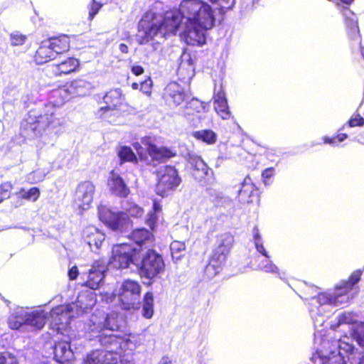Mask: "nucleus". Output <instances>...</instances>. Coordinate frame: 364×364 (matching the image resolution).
I'll list each match as a JSON object with an SVG mask.
<instances>
[{
  "label": "nucleus",
  "mask_w": 364,
  "mask_h": 364,
  "mask_svg": "<svg viewBox=\"0 0 364 364\" xmlns=\"http://www.w3.org/2000/svg\"><path fill=\"white\" fill-rule=\"evenodd\" d=\"M161 5V2H156L139 21V43L145 44L154 38L162 39L175 35L179 28L183 29L188 44L202 46L205 43V31L213 28L215 21L208 4L201 0H183L179 9L168 11L164 14L154 10Z\"/></svg>",
  "instance_id": "obj_1"
},
{
  "label": "nucleus",
  "mask_w": 364,
  "mask_h": 364,
  "mask_svg": "<svg viewBox=\"0 0 364 364\" xmlns=\"http://www.w3.org/2000/svg\"><path fill=\"white\" fill-rule=\"evenodd\" d=\"M360 273L355 272L347 282H343L336 287L333 295L327 293L319 294L310 299V314L314 320L315 326H322L324 318L321 316L326 306H338L349 301V291L360 280Z\"/></svg>",
  "instance_id": "obj_2"
},
{
  "label": "nucleus",
  "mask_w": 364,
  "mask_h": 364,
  "mask_svg": "<svg viewBox=\"0 0 364 364\" xmlns=\"http://www.w3.org/2000/svg\"><path fill=\"white\" fill-rule=\"evenodd\" d=\"M95 304L92 293L81 294L77 297L75 303L62 305L53 308L50 314L51 322L57 326L58 329H63L70 323L71 318L75 316L73 313L75 309L76 315L91 309Z\"/></svg>",
  "instance_id": "obj_3"
},
{
  "label": "nucleus",
  "mask_w": 364,
  "mask_h": 364,
  "mask_svg": "<svg viewBox=\"0 0 364 364\" xmlns=\"http://www.w3.org/2000/svg\"><path fill=\"white\" fill-rule=\"evenodd\" d=\"M336 343L338 348L337 354L334 351L328 353L317 352L321 364H346V359L352 364L364 363V350L356 348L349 337L345 336Z\"/></svg>",
  "instance_id": "obj_4"
},
{
  "label": "nucleus",
  "mask_w": 364,
  "mask_h": 364,
  "mask_svg": "<svg viewBox=\"0 0 364 364\" xmlns=\"http://www.w3.org/2000/svg\"><path fill=\"white\" fill-rule=\"evenodd\" d=\"M233 242V236L230 233L225 232L218 236L216 247L214 249L209 264L205 269V272L208 277H213L219 273L225 263Z\"/></svg>",
  "instance_id": "obj_5"
},
{
  "label": "nucleus",
  "mask_w": 364,
  "mask_h": 364,
  "mask_svg": "<svg viewBox=\"0 0 364 364\" xmlns=\"http://www.w3.org/2000/svg\"><path fill=\"white\" fill-rule=\"evenodd\" d=\"M56 110L54 106L48 105L43 114L38 116L30 114L26 123L23 125L28 135L30 136H39L47 128L60 125V121L56 116Z\"/></svg>",
  "instance_id": "obj_6"
},
{
  "label": "nucleus",
  "mask_w": 364,
  "mask_h": 364,
  "mask_svg": "<svg viewBox=\"0 0 364 364\" xmlns=\"http://www.w3.org/2000/svg\"><path fill=\"white\" fill-rule=\"evenodd\" d=\"M56 110L54 106L48 105L43 114L38 116L30 114L26 123L23 125L28 135L30 136H39L47 128L60 125V121L56 116Z\"/></svg>",
  "instance_id": "obj_7"
},
{
  "label": "nucleus",
  "mask_w": 364,
  "mask_h": 364,
  "mask_svg": "<svg viewBox=\"0 0 364 364\" xmlns=\"http://www.w3.org/2000/svg\"><path fill=\"white\" fill-rule=\"evenodd\" d=\"M46 320V313L43 310L28 311L23 308L16 309L8 319L11 329H19L22 326H29L36 329H41Z\"/></svg>",
  "instance_id": "obj_8"
},
{
  "label": "nucleus",
  "mask_w": 364,
  "mask_h": 364,
  "mask_svg": "<svg viewBox=\"0 0 364 364\" xmlns=\"http://www.w3.org/2000/svg\"><path fill=\"white\" fill-rule=\"evenodd\" d=\"M138 252L135 261L141 277L152 279L164 270L165 264L163 258L156 251L148 250L141 252L138 250Z\"/></svg>",
  "instance_id": "obj_9"
},
{
  "label": "nucleus",
  "mask_w": 364,
  "mask_h": 364,
  "mask_svg": "<svg viewBox=\"0 0 364 364\" xmlns=\"http://www.w3.org/2000/svg\"><path fill=\"white\" fill-rule=\"evenodd\" d=\"M141 287L140 285L132 280H126L122 284L117 293L106 298L107 302H112L113 298L117 296L122 308L124 309H136L139 307Z\"/></svg>",
  "instance_id": "obj_10"
},
{
  "label": "nucleus",
  "mask_w": 364,
  "mask_h": 364,
  "mask_svg": "<svg viewBox=\"0 0 364 364\" xmlns=\"http://www.w3.org/2000/svg\"><path fill=\"white\" fill-rule=\"evenodd\" d=\"M99 341L102 346L109 348L113 353H119V361L120 360L121 353L122 350H135L140 344V340L137 336H129L127 338H122L116 335L110 334L103 336L102 334L99 335Z\"/></svg>",
  "instance_id": "obj_11"
},
{
  "label": "nucleus",
  "mask_w": 364,
  "mask_h": 364,
  "mask_svg": "<svg viewBox=\"0 0 364 364\" xmlns=\"http://www.w3.org/2000/svg\"><path fill=\"white\" fill-rule=\"evenodd\" d=\"M137 255L136 247H132L128 243L116 245L112 248V255L109 259V265L116 269H124L130 263L136 265Z\"/></svg>",
  "instance_id": "obj_12"
},
{
  "label": "nucleus",
  "mask_w": 364,
  "mask_h": 364,
  "mask_svg": "<svg viewBox=\"0 0 364 364\" xmlns=\"http://www.w3.org/2000/svg\"><path fill=\"white\" fill-rule=\"evenodd\" d=\"M158 183L156 187L157 194L165 196L174 190L181 183V178L175 167L164 166L157 172Z\"/></svg>",
  "instance_id": "obj_13"
},
{
  "label": "nucleus",
  "mask_w": 364,
  "mask_h": 364,
  "mask_svg": "<svg viewBox=\"0 0 364 364\" xmlns=\"http://www.w3.org/2000/svg\"><path fill=\"white\" fill-rule=\"evenodd\" d=\"M122 321V316L116 312L107 315L103 313H99V315L95 314L91 317L89 329L94 333H100L105 330L117 331Z\"/></svg>",
  "instance_id": "obj_14"
},
{
  "label": "nucleus",
  "mask_w": 364,
  "mask_h": 364,
  "mask_svg": "<svg viewBox=\"0 0 364 364\" xmlns=\"http://www.w3.org/2000/svg\"><path fill=\"white\" fill-rule=\"evenodd\" d=\"M98 215L100 220L113 230L122 231L129 225V217L124 211L115 213L105 206H100Z\"/></svg>",
  "instance_id": "obj_15"
},
{
  "label": "nucleus",
  "mask_w": 364,
  "mask_h": 364,
  "mask_svg": "<svg viewBox=\"0 0 364 364\" xmlns=\"http://www.w3.org/2000/svg\"><path fill=\"white\" fill-rule=\"evenodd\" d=\"M343 324L352 325L350 328L351 335L359 346H364V322L356 323L355 314L352 312H344L338 316L337 323L331 324V328L336 330Z\"/></svg>",
  "instance_id": "obj_16"
},
{
  "label": "nucleus",
  "mask_w": 364,
  "mask_h": 364,
  "mask_svg": "<svg viewBox=\"0 0 364 364\" xmlns=\"http://www.w3.org/2000/svg\"><path fill=\"white\" fill-rule=\"evenodd\" d=\"M106 269L107 266L105 262L100 261L95 262L88 272H82L80 274V278L83 280L82 284L92 289L99 288L103 282Z\"/></svg>",
  "instance_id": "obj_17"
},
{
  "label": "nucleus",
  "mask_w": 364,
  "mask_h": 364,
  "mask_svg": "<svg viewBox=\"0 0 364 364\" xmlns=\"http://www.w3.org/2000/svg\"><path fill=\"white\" fill-rule=\"evenodd\" d=\"M95 187L90 181L80 183L75 191L74 203L80 209L87 210L93 200Z\"/></svg>",
  "instance_id": "obj_18"
},
{
  "label": "nucleus",
  "mask_w": 364,
  "mask_h": 364,
  "mask_svg": "<svg viewBox=\"0 0 364 364\" xmlns=\"http://www.w3.org/2000/svg\"><path fill=\"white\" fill-rule=\"evenodd\" d=\"M84 364H123L119 361V353L107 350H97L87 355Z\"/></svg>",
  "instance_id": "obj_19"
},
{
  "label": "nucleus",
  "mask_w": 364,
  "mask_h": 364,
  "mask_svg": "<svg viewBox=\"0 0 364 364\" xmlns=\"http://www.w3.org/2000/svg\"><path fill=\"white\" fill-rule=\"evenodd\" d=\"M107 188L112 194L120 198H126L130 193V190L124 179L114 171L109 173Z\"/></svg>",
  "instance_id": "obj_20"
},
{
  "label": "nucleus",
  "mask_w": 364,
  "mask_h": 364,
  "mask_svg": "<svg viewBox=\"0 0 364 364\" xmlns=\"http://www.w3.org/2000/svg\"><path fill=\"white\" fill-rule=\"evenodd\" d=\"M54 356L55 360L61 364H71L75 356L70 348V342L68 341L57 342L54 348Z\"/></svg>",
  "instance_id": "obj_21"
},
{
  "label": "nucleus",
  "mask_w": 364,
  "mask_h": 364,
  "mask_svg": "<svg viewBox=\"0 0 364 364\" xmlns=\"http://www.w3.org/2000/svg\"><path fill=\"white\" fill-rule=\"evenodd\" d=\"M124 98L120 89L109 90L104 97V101L107 106L102 107L97 112L100 117L104 116L105 112L115 109L123 102Z\"/></svg>",
  "instance_id": "obj_22"
},
{
  "label": "nucleus",
  "mask_w": 364,
  "mask_h": 364,
  "mask_svg": "<svg viewBox=\"0 0 364 364\" xmlns=\"http://www.w3.org/2000/svg\"><path fill=\"white\" fill-rule=\"evenodd\" d=\"M83 237L92 252L98 250L105 239V234L94 226L87 227Z\"/></svg>",
  "instance_id": "obj_23"
},
{
  "label": "nucleus",
  "mask_w": 364,
  "mask_h": 364,
  "mask_svg": "<svg viewBox=\"0 0 364 364\" xmlns=\"http://www.w3.org/2000/svg\"><path fill=\"white\" fill-rule=\"evenodd\" d=\"M142 144L146 146L147 152L155 160H164L171 158L174 154L173 152L164 147H157L152 143L150 137L142 139Z\"/></svg>",
  "instance_id": "obj_24"
},
{
  "label": "nucleus",
  "mask_w": 364,
  "mask_h": 364,
  "mask_svg": "<svg viewBox=\"0 0 364 364\" xmlns=\"http://www.w3.org/2000/svg\"><path fill=\"white\" fill-rule=\"evenodd\" d=\"M90 89L91 84L89 82L83 79H77L64 87L60 88L57 92L60 95L68 92L73 95H85Z\"/></svg>",
  "instance_id": "obj_25"
},
{
  "label": "nucleus",
  "mask_w": 364,
  "mask_h": 364,
  "mask_svg": "<svg viewBox=\"0 0 364 364\" xmlns=\"http://www.w3.org/2000/svg\"><path fill=\"white\" fill-rule=\"evenodd\" d=\"M130 238L136 245L140 247L139 250H140L141 252H143V246H144V248L151 246L154 240L153 235L145 228H139L133 230Z\"/></svg>",
  "instance_id": "obj_26"
},
{
  "label": "nucleus",
  "mask_w": 364,
  "mask_h": 364,
  "mask_svg": "<svg viewBox=\"0 0 364 364\" xmlns=\"http://www.w3.org/2000/svg\"><path fill=\"white\" fill-rule=\"evenodd\" d=\"M79 66V61L75 58H68L59 64L51 65L52 72L55 75H67L76 70Z\"/></svg>",
  "instance_id": "obj_27"
},
{
  "label": "nucleus",
  "mask_w": 364,
  "mask_h": 364,
  "mask_svg": "<svg viewBox=\"0 0 364 364\" xmlns=\"http://www.w3.org/2000/svg\"><path fill=\"white\" fill-rule=\"evenodd\" d=\"M214 109L223 119H228L230 117L227 99L222 90L214 95Z\"/></svg>",
  "instance_id": "obj_28"
},
{
  "label": "nucleus",
  "mask_w": 364,
  "mask_h": 364,
  "mask_svg": "<svg viewBox=\"0 0 364 364\" xmlns=\"http://www.w3.org/2000/svg\"><path fill=\"white\" fill-rule=\"evenodd\" d=\"M55 55L66 52L70 48V39L67 36L52 38L47 41Z\"/></svg>",
  "instance_id": "obj_29"
},
{
  "label": "nucleus",
  "mask_w": 364,
  "mask_h": 364,
  "mask_svg": "<svg viewBox=\"0 0 364 364\" xmlns=\"http://www.w3.org/2000/svg\"><path fill=\"white\" fill-rule=\"evenodd\" d=\"M55 53L48 45L47 41H44L36 50L35 60L38 64L46 63L55 58Z\"/></svg>",
  "instance_id": "obj_30"
},
{
  "label": "nucleus",
  "mask_w": 364,
  "mask_h": 364,
  "mask_svg": "<svg viewBox=\"0 0 364 364\" xmlns=\"http://www.w3.org/2000/svg\"><path fill=\"white\" fill-rule=\"evenodd\" d=\"M255 191V186L251 179L245 178L242 183L241 189L238 192V196L241 203H246L252 201L251 198Z\"/></svg>",
  "instance_id": "obj_31"
},
{
  "label": "nucleus",
  "mask_w": 364,
  "mask_h": 364,
  "mask_svg": "<svg viewBox=\"0 0 364 364\" xmlns=\"http://www.w3.org/2000/svg\"><path fill=\"white\" fill-rule=\"evenodd\" d=\"M190 163L194 167L193 174L196 179L202 180L207 176L208 167L200 157L196 156L191 158Z\"/></svg>",
  "instance_id": "obj_32"
},
{
  "label": "nucleus",
  "mask_w": 364,
  "mask_h": 364,
  "mask_svg": "<svg viewBox=\"0 0 364 364\" xmlns=\"http://www.w3.org/2000/svg\"><path fill=\"white\" fill-rule=\"evenodd\" d=\"M192 136L198 141L207 144H214L217 141V134L210 129H202L192 133Z\"/></svg>",
  "instance_id": "obj_33"
},
{
  "label": "nucleus",
  "mask_w": 364,
  "mask_h": 364,
  "mask_svg": "<svg viewBox=\"0 0 364 364\" xmlns=\"http://www.w3.org/2000/svg\"><path fill=\"white\" fill-rule=\"evenodd\" d=\"M16 194L20 198L35 202L38 199L41 192L38 188L33 187L28 190L21 188Z\"/></svg>",
  "instance_id": "obj_34"
},
{
  "label": "nucleus",
  "mask_w": 364,
  "mask_h": 364,
  "mask_svg": "<svg viewBox=\"0 0 364 364\" xmlns=\"http://www.w3.org/2000/svg\"><path fill=\"white\" fill-rule=\"evenodd\" d=\"M142 314L146 318H150L154 314V298L151 293L145 294L142 308Z\"/></svg>",
  "instance_id": "obj_35"
},
{
  "label": "nucleus",
  "mask_w": 364,
  "mask_h": 364,
  "mask_svg": "<svg viewBox=\"0 0 364 364\" xmlns=\"http://www.w3.org/2000/svg\"><path fill=\"white\" fill-rule=\"evenodd\" d=\"M343 16L346 18V23L350 28L353 35H358L359 31L358 21L355 14L348 9L343 10Z\"/></svg>",
  "instance_id": "obj_36"
},
{
  "label": "nucleus",
  "mask_w": 364,
  "mask_h": 364,
  "mask_svg": "<svg viewBox=\"0 0 364 364\" xmlns=\"http://www.w3.org/2000/svg\"><path fill=\"white\" fill-rule=\"evenodd\" d=\"M122 208L131 216L135 218H139L144 213V210L129 200H124L122 202Z\"/></svg>",
  "instance_id": "obj_37"
},
{
  "label": "nucleus",
  "mask_w": 364,
  "mask_h": 364,
  "mask_svg": "<svg viewBox=\"0 0 364 364\" xmlns=\"http://www.w3.org/2000/svg\"><path fill=\"white\" fill-rule=\"evenodd\" d=\"M117 154L122 161L136 162V155L129 146H121Z\"/></svg>",
  "instance_id": "obj_38"
},
{
  "label": "nucleus",
  "mask_w": 364,
  "mask_h": 364,
  "mask_svg": "<svg viewBox=\"0 0 364 364\" xmlns=\"http://www.w3.org/2000/svg\"><path fill=\"white\" fill-rule=\"evenodd\" d=\"M186 245L181 241H173L170 245V250L173 259L178 260L181 258L185 251Z\"/></svg>",
  "instance_id": "obj_39"
},
{
  "label": "nucleus",
  "mask_w": 364,
  "mask_h": 364,
  "mask_svg": "<svg viewBox=\"0 0 364 364\" xmlns=\"http://www.w3.org/2000/svg\"><path fill=\"white\" fill-rule=\"evenodd\" d=\"M183 93H185L183 89L175 82L169 83L165 89L166 97Z\"/></svg>",
  "instance_id": "obj_40"
},
{
  "label": "nucleus",
  "mask_w": 364,
  "mask_h": 364,
  "mask_svg": "<svg viewBox=\"0 0 364 364\" xmlns=\"http://www.w3.org/2000/svg\"><path fill=\"white\" fill-rule=\"evenodd\" d=\"M12 189V184L5 182L0 185V203L10 197V192Z\"/></svg>",
  "instance_id": "obj_41"
},
{
  "label": "nucleus",
  "mask_w": 364,
  "mask_h": 364,
  "mask_svg": "<svg viewBox=\"0 0 364 364\" xmlns=\"http://www.w3.org/2000/svg\"><path fill=\"white\" fill-rule=\"evenodd\" d=\"M11 38V43L14 46H21L23 45L26 39V36L18 33L14 32L10 36Z\"/></svg>",
  "instance_id": "obj_42"
},
{
  "label": "nucleus",
  "mask_w": 364,
  "mask_h": 364,
  "mask_svg": "<svg viewBox=\"0 0 364 364\" xmlns=\"http://www.w3.org/2000/svg\"><path fill=\"white\" fill-rule=\"evenodd\" d=\"M44 177L45 174L42 171L36 170L27 175V180L31 183H36L43 181Z\"/></svg>",
  "instance_id": "obj_43"
},
{
  "label": "nucleus",
  "mask_w": 364,
  "mask_h": 364,
  "mask_svg": "<svg viewBox=\"0 0 364 364\" xmlns=\"http://www.w3.org/2000/svg\"><path fill=\"white\" fill-rule=\"evenodd\" d=\"M0 364H17V360L11 353L4 352L0 355Z\"/></svg>",
  "instance_id": "obj_44"
},
{
  "label": "nucleus",
  "mask_w": 364,
  "mask_h": 364,
  "mask_svg": "<svg viewBox=\"0 0 364 364\" xmlns=\"http://www.w3.org/2000/svg\"><path fill=\"white\" fill-rule=\"evenodd\" d=\"M212 2L217 3L220 6V9L225 12L232 9L234 5V0H210Z\"/></svg>",
  "instance_id": "obj_45"
},
{
  "label": "nucleus",
  "mask_w": 364,
  "mask_h": 364,
  "mask_svg": "<svg viewBox=\"0 0 364 364\" xmlns=\"http://www.w3.org/2000/svg\"><path fill=\"white\" fill-rule=\"evenodd\" d=\"M152 81L150 77H148L144 81L140 83L141 91L147 95H150L151 93Z\"/></svg>",
  "instance_id": "obj_46"
},
{
  "label": "nucleus",
  "mask_w": 364,
  "mask_h": 364,
  "mask_svg": "<svg viewBox=\"0 0 364 364\" xmlns=\"http://www.w3.org/2000/svg\"><path fill=\"white\" fill-rule=\"evenodd\" d=\"M259 267L267 272H276L277 270V267L269 260L268 258H267L264 262L261 263Z\"/></svg>",
  "instance_id": "obj_47"
},
{
  "label": "nucleus",
  "mask_w": 364,
  "mask_h": 364,
  "mask_svg": "<svg viewBox=\"0 0 364 364\" xmlns=\"http://www.w3.org/2000/svg\"><path fill=\"white\" fill-rule=\"evenodd\" d=\"M102 6V4L97 2L95 0H92L89 11V18L90 20H92L94 18V16L98 13Z\"/></svg>",
  "instance_id": "obj_48"
},
{
  "label": "nucleus",
  "mask_w": 364,
  "mask_h": 364,
  "mask_svg": "<svg viewBox=\"0 0 364 364\" xmlns=\"http://www.w3.org/2000/svg\"><path fill=\"white\" fill-rule=\"evenodd\" d=\"M185 93L177 94L176 95H171L166 97L167 100L172 102L176 105H181L185 100Z\"/></svg>",
  "instance_id": "obj_49"
},
{
  "label": "nucleus",
  "mask_w": 364,
  "mask_h": 364,
  "mask_svg": "<svg viewBox=\"0 0 364 364\" xmlns=\"http://www.w3.org/2000/svg\"><path fill=\"white\" fill-rule=\"evenodd\" d=\"M157 219V213L151 211L147 215L146 223L151 229H154Z\"/></svg>",
  "instance_id": "obj_50"
},
{
  "label": "nucleus",
  "mask_w": 364,
  "mask_h": 364,
  "mask_svg": "<svg viewBox=\"0 0 364 364\" xmlns=\"http://www.w3.org/2000/svg\"><path fill=\"white\" fill-rule=\"evenodd\" d=\"M348 124L350 127L363 126L364 118L360 117L359 114H357L355 117L350 118V119L348 121Z\"/></svg>",
  "instance_id": "obj_51"
},
{
  "label": "nucleus",
  "mask_w": 364,
  "mask_h": 364,
  "mask_svg": "<svg viewBox=\"0 0 364 364\" xmlns=\"http://www.w3.org/2000/svg\"><path fill=\"white\" fill-rule=\"evenodd\" d=\"M134 147L136 149V151H137L138 154L140 155L141 156H142L144 155V151H147L146 146H144L142 144V140L141 141V144L138 143V142L134 143Z\"/></svg>",
  "instance_id": "obj_52"
},
{
  "label": "nucleus",
  "mask_w": 364,
  "mask_h": 364,
  "mask_svg": "<svg viewBox=\"0 0 364 364\" xmlns=\"http://www.w3.org/2000/svg\"><path fill=\"white\" fill-rule=\"evenodd\" d=\"M202 107L201 103L197 100H192L186 106V109H196L199 112V109Z\"/></svg>",
  "instance_id": "obj_53"
},
{
  "label": "nucleus",
  "mask_w": 364,
  "mask_h": 364,
  "mask_svg": "<svg viewBox=\"0 0 364 364\" xmlns=\"http://www.w3.org/2000/svg\"><path fill=\"white\" fill-rule=\"evenodd\" d=\"M255 247H256L257 250L259 253H261L263 256H264L266 258H269L267 252L265 250L263 245L260 242H259V241L255 242Z\"/></svg>",
  "instance_id": "obj_54"
},
{
  "label": "nucleus",
  "mask_w": 364,
  "mask_h": 364,
  "mask_svg": "<svg viewBox=\"0 0 364 364\" xmlns=\"http://www.w3.org/2000/svg\"><path fill=\"white\" fill-rule=\"evenodd\" d=\"M78 274V269L76 266L73 267L68 271V277L71 280L75 279Z\"/></svg>",
  "instance_id": "obj_55"
},
{
  "label": "nucleus",
  "mask_w": 364,
  "mask_h": 364,
  "mask_svg": "<svg viewBox=\"0 0 364 364\" xmlns=\"http://www.w3.org/2000/svg\"><path fill=\"white\" fill-rule=\"evenodd\" d=\"M131 70L135 75H140L144 73V68L138 65H132Z\"/></svg>",
  "instance_id": "obj_56"
},
{
  "label": "nucleus",
  "mask_w": 364,
  "mask_h": 364,
  "mask_svg": "<svg viewBox=\"0 0 364 364\" xmlns=\"http://www.w3.org/2000/svg\"><path fill=\"white\" fill-rule=\"evenodd\" d=\"M274 174V168H266L263 172H262V177L264 178H269L272 176V175Z\"/></svg>",
  "instance_id": "obj_57"
},
{
  "label": "nucleus",
  "mask_w": 364,
  "mask_h": 364,
  "mask_svg": "<svg viewBox=\"0 0 364 364\" xmlns=\"http://www.w3.org/2000/svg\"><path fill=\"white\" fill-rule=\"evenodd\" d=\"M161 210V206L159 203L154 201L153 204V210L151 212H154L156 213L160 212Z\"/></svg>",
  "instance_id": "obj_58"
},
{
  "label": "nucleus",
  "mask_w": 364,
  "mask_h": 364,
  "mask_svg": "<svg viewBox=\"0 0 364 364\" xmlns=\"http://www.w3.org/2000/svg\"><path fill=\"white\" fill-rule=\"evenodd\" d=\"M253 233H254V237H255V242L256 241L260 242L261 236L259 233V230L257 228H254Z\"/></svg>",
  "instance_id": "obj_59"
},
{
  "label": "nucleus",
  "mask_w": 364,
  "mask_h": 364,
  "mask_svg": "<svg viewBox=\"0 0 364 364\" xmlns=\"http://www.w3.org/2000/svg\"><path fill=\"white\" fill-rule=\"evenodd\" d=\"M119 50L123 53H127L129 51L128 46L124 43H121L119 46Z\"/></svg>",
  "instance_id": "obj_60"
},
{
  "label": "nucleus",
  "mask_w": 364,
  "mask_h": 364,
  "mask_svg": "<svg viewBox=\"0 0 364 364\" xmlns=\"http://www.w3.org/2000/svg\"><path fill=\"white\" fill-rule=\"evenodd\" d=\"M159 364H171V360H169L168 358L167 357H164L162 358V359L160 360V362L159 363Z\"/></svg>",
  "instance_id": "obj_61"
},
{
  "label": "nucleus",
  "mask_w": 364,
  "mask_h": 364,
  "mask_svg": "<svg viewBox=\"0 0 364 364\" xmlns=\"http://www.w3.org/2000/svg\"><path fill=\"white\" fill-rule=\"evenodd\" d=\"M347 135L345 134H341L338 136V139L339 141H343L345 139H346Z\"/></svg>",
  "instance_id": "obj_62"
},
{
  "label": "nucleus",
  "mask_w": 364,
  "mask_h": 364,
  "mask_svg": "<svg viewBox=\"0 0 364 364\" xmlns=\"http://www.w3.org/2000/svg\"><path fill=\"white\" fill-rule=\"evenodd\" d=\"M139 86H140V85H139V84H138L137 82H134V83L132 84V88H133L134 90H137V89H139Z\"/></svg>",
  "instance_id": "obj_63"
},
{
  "label": "nucleus",
  "mask_w": 364,
  "mask_h": 364,
  "mask_svg": "<svg viewBox=\"0 0 364 364\" xmlns=\"http://www.w3.org/2000/svg\"><path fill=\"white\" fill-rule=\"evenodd\" d=\"M333 141H334V139H325V142H326V143L332 144V143H333Z\"/></svg>",
  "instance_id": "obj_64"
}]
</instances>
